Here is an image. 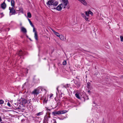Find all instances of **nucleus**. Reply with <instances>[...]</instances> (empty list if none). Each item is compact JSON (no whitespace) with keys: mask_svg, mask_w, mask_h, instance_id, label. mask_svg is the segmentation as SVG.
<instances>
[{"mask_svg":"<svg viewBox=\"0 0 123 123\" xmlns=\"http://www.w3.org/2000/svg\"><path fill=\"white\" fill-rule=\"evenodd\" d=\"M9 10H10V13H12L11 15H14L16 14V11L13 7L11 8L10 7L9 8Z\"/></svg>","mask_w":123,"mask_h":123,"instance_id":"nucleus-7","label":"nucleus"},{"mask_svg":"<svg viewBox=\"0 0 123 123\" xmlns=\"http://www.w3.org/2000/svg\"><path fill=\"white\" fill-rule=\"evenodd\" d=\"M27 16L28 17L30 18L31 17V15L30 12H28L27 13Z\"/></svg>","mask_w":123,"mask_h":123,"instance_id":"nucleus-21","label":"nucleus"},{"mask_svg":"<svg viewBox=\"0 0 123 123\" xmlns=\"http://www.w3.org/2000/svg\"><path fill=\"white\" fill-rule=\"evenodd\" d=\"M53 94H50V97H49V98H51L52 97V96H53Z\"/></svg>","mask_w":123,"mask_h":123,"instance_id":"nucleus-39","label":"nucleus"},{"mask_svg":"<svg viewBox=\"0 0 123 123\" xmlns=\"http://www.w3.org/2000/svg\"><path fill=\"white\" fill-rule=\"evenodd\" d=\"M2 121V120L1 119V117H0V122H1V121Z\"/></svg>","mask_w":123,"mask_h":123,"instance_id":"nucleus-46","label":"nucleus"},{"mask_svg":"<svg viewBox=\"0 0 123 123\" xmlns=\"http://www.w3.org/2000/svg\"><path fill=\"white\" fill-rule=\"evenodd\" d=\"M20 26H22V23H21L20 24Z\"/></svg>","mask_w":123,"mask_h":123,"instance_id":"nucleus-52","label":"nucleus"},{"mask_svg":"<svg viewBox=\"0 0 123 123\" xmlns=\"http://www.w3.org/2000/svg\"><path fill=\"white\" fill-rule=\"evenodd\" d=\"M26 37L28 38L29 39V37L27 35H26Z\"/></svg>","mask_w":123,"mask_h":123,"instance_id":"nucleus-47","label":"nucleus"},{"mask_svg":"<svg viewBox=\"0 0 123 123\" xmlns=\"http://www.w3.org/2000/svg\"><path fill=\"white\" fill-rule=\"evenodd\" d=\"M61 40H63L64 39V37L62 35H61L59 37Z\"/></svg>","mask_w":123,"mask_h":123,"instance_id":"nucleus-17","label":"nucleus"},{"mask_svg":"<svg viewBox=\"0 0 123 123\" xmlns=\"http://www.w3.org/2000/svg\"><path fill=\"white\" fill-rule=\"evenodd\" d=\"M37 89L38 90H39V92L40 91H42V87L41 86L38 87V88H37Z\"/></svg>","mask_w":123,"mask_h":123,"instance_id":"nucleus-24","label":"nucleus"},{"mask_svg":"<svg viewBox=\"0 0 123 123\" xmlns=\"http://www.w3.org/2000/svg\"><path fill=\"white\" fill-rule=\"evenodd\" d=\"M21 31L24 33H26L27 32L26 29L23 27L21 28Z\"/></svg>","mask_w":123,"mask_h":123,"instance_id":"nucleus-12","label":"nucleus"},{"mask_svg":"<svg viewBox=\"0 0 123 123\" xmlns=\"http://www.w3.org/2000/svg\"><path fill=\"white\" fill-rule=\"evenodd\" d=\"M15 2L14 0H11V4L12 7H13L14 5Z\"/></svg>","mask_w":123,"mask_h":123,"instance_id":"nucleus-16","label":"nucleus"},{"mask_svg":"<svg viewBox=\"0 0 123 123\" xmlns=\"http://www.w3.org/2000/svg\"><path fill=\"white\" fill-rule=\"evenodd\" d=\"M52 31L54 33V34L57 37H59L60 36V35L57 32L55 31L54 30H52Z\"/></svg>","mask_w":123,"mask_h":123,"instance_id":"nucleus-14","label":"nucleus"},{"mask_svg":"<svg viewBox=\"0 0 123 123\" xmlns=\"http://www.w3.org/2000/svg\"><path fill=\"white\" fill-rule=\"evenodd\" d=\"M81 15L84 18L86 16H85V15L84 14V13H81Z\"/></svg>","mask_w":123,"mask_h":123,"instance_id":"nucleus-33","label":"nucleus"},{"mask_svg":"<svg viewBox=\"0 0 123 123\" xmlns=\"http://www.w3.org/2000/svg\"><path fill=\"white\" fill-rule=\"evenodd\" d=\"M58 87H59V86H58L57 87V88H56V89H57V91H58H58H59L58 89Z\"/></svg>","mask_w":123,"mask_h":123,"instance_id":"nucleus-45","label":"nucleus"},{"mask_svg":"<svg viewBox=\"0 0 123 123\" xmlns=\"http://www.w3.org/2000/svg\"><path fill=\"white\" fill-rule=\"evenodd\" d=\"M74 80V82L75 85H80V82L79 81L76 80Z\"/></svg>","mask_w":123,"mask_h":123,"instance_id":"nucleus-13","label":"nucleus"},{"mask_svg":"<svg viewBox=\"0 0 123 123\" xmlns=\"http://www.w3.org/2000/svg\"><path fill=\"white\" fill-rule=\"evenodd\" d=\"M54 122L53 123H56V121L55 119H54Z\"/></svg>","mask_w":123,"mask_h":123,"instance_id":"nucleus-41","label":"nucleus"},{"mask_svg":"<svg viewBox=\"0 0 123 123\" xmlns=\"http://www.w3.org/2000/svg\"><path fill=\"white\" fill-rule=\"evenodd\" d=\"M87 98H86V99L87 100Z\"/></svg>","mask_w":123,"mask_h":123,"instance_id":"nucleus-56","label":"nucleus"},{"mask_svg":"<svg viewBox=\"0 0 123 123\" xmlns=\"http://www.w3.org/2000/svg\"><path fill=\"white\" fill-rule=\"evenodd\" d=\"M16 109H21V108H20L19 107H18V108H16Z\"/></svg>","mask_w":123,"mask_h":123,"instance_id":"nucleus-49","label":"nucleus"},{"mask_svg":"<svg viewBox=\"0 0 123 123\" xmlns=\"http://www.w3.org/2000/svg\"><path fill=\"white\" fill-rule=\"evenodd\" d=\"M58 118L60 120H63L64 118H65V117H64L62 118H61L59 117H58Z\"/></svg>","mask_w":123,"mask_h":123,"instance_id":"nucleus-36","label":"nucleus"},{"mask_svg":"<svg viewBox=\"0 0 123 123\" xmlns=\"http://www.w3.org/2000/svg\"><path fill=\"white\" fill-rule=\"evenodd\" d=\"M28 21H29V22L31 26L32 27L34 26V25H33L31 21L30 20V19L28 18Z\"/></svg>","mask_w":123,"mask_h":123,"instance_id":"nucleus-22","label":"nucleus"},{"mask_svg":"<svg viewBox=\"0 0 123 123\" xmlns=\"http://www.w3.org/2000/svg\"><path fill=\"white\" fill-rule=\"evenodd\" d=\"M121 77L123 78V75L121 76Z\"/></svg>","mask_w":123,"mask_h":123,"instance_id":"nucleus-51","label":"nucleus"},{"mask_svg":"<svg viewBox=\"0 0 123 123\" xmlns=\"http://www.w3.org/2000/svg\"><path fill=\"white\" fill-rule=\"evenodd\" d=\"M58 4V2L57 1H55L53 0H49L47 3V4L51 6L53 5L54 6H56Z\"/></svg>","mask_w":123,"mask_h":123,"instance_id":"nucleus-3","label":"nucleus"},{"mask_svg":"<svg viewBox=\"0 0 123 123\" xmlns=\"http://www.w3.org/2000/svg\"><path fill=\"white\" fill-rule=\"evenodd\" d=\"M120 38L121 39V41H123V36H121L120 37Z\"/></svg>","mask_w":123,"mask_h":123,"instance_id":"nucleus-34","label":"nucleus"},{"mask_svg":"<svg viewBox=\"0 0 123 123\" xmlns=\"http://www.w3.org/2000/svg\"><path fill=\"white\" fill-rule=\"evenodd\" d=\"M67 111L66 110H60L58 111H54L52 113V114L53 116H56L57 115H60L63 114L67 113Z\"/></svg>","mask_w":123,"mask_h":123,"instance_id":"nucleus-2","label":"nucleus"},{"mask_svg":"<svg viewBox=\"0 0 123 123\" xmlns=\"http://www.w3.org/2000/svg\"><path fill=\"white\" fill-rule=\"evenodd\" d=\"M66 7V6H64V7H63V8H65Z\"/></svg>","mask_w":123,"mask_h":123,"instance_id":"nucleus-53","label":"nucleus"},{"mask_svg":"<svg viewBox=\"0 0 123 123\" xmlns=\"http://www.w3.org/2000/svg\"><path fill=\"white\" fill-rule=\"evenodd\" d=\"M86 20V21H89L88 20V18L86 17V16L84 18Z\"/></svg>","mask_w":123,"mask_h":123,"instance_id":"nucleus-35","label":"nucleus"},{"mask_svg":"<svg viewBox=\"0 0 123 123\" xmlns=\"http://www.w3.org/2000/svg\"><path fill=\"white\" fill-rule=\"evenodd\" d=\"M79 76H78V77L77 76L76 77V78L77 79V80L79 81Z\"/></svg>","mask_w":123,"mask_h":123,"instance_id":"nucleus-40","label":"nucleus"},{"mask_svg":"<svg viewBox=\"0 0 123 123\" xmlns=\"http://www.w3.org/2000/svg\"><path fill=\"white\" fill-rule=\"evenodd\" d=\"M7 0L9 2H10L11 0Z\"/></svg>","mask_w":123,"mask_h":123,"instance_id":"nucleus-50","label":"nucleus"},{"mask_svg":"<svg viewBox=\"0 0 123 123\" xmlns=\"http://www.w3.org/2000/svg\"><path fill=\"white\" fill-rule=\"evenodd\" d=\"M0 15H2V16H1V18H2L3 17L4 15L3 14V12L1 13H0Z\"/></svg>","mask_w":123,"mask_h":123,"instance_id":"nucleus-38","label":"nucleus"},{"mask_svg":"<svg viewBox=\"0 0 123 123\" xmlns=\"http://www.w3.org/2000/svg\"><path fill=\"white\" fill-rule=\"evenodd\" d=\"M4 1L3 3H2L1 5V8L3 9H5L6 7V5Z\"/></svg>","mask_w":123,"mask_h":123,"instance_id":"nucleus-10","label":"nucleus"},{"mask_svg":"<svg viewBox=\"0 0 123 123\" xmlns=\"http://www.w3.org/2000/svg\"><path fill=\"white\" fill-rule=\"evenodd\" d=\"M1 108V107L0 106V108Z\"/></svg>","mask_w":123,"mask_h":123,"instance_id":"nucleus-63","label":"nucleus"},{"mask_svg":"<svg viewBox=\"0 0 123 123\" xmlns=\"http://www.w3.org/2000/svg\"><path fill=\"white\" fill-rule=\"evenodd\" d=\"M44 59H46V58H44Z\"/></svg>","mask_w":123,"mask_h":123,"instance_id":"nucleus-58","label":"nucleus"},{"mask_svg":"<svg viewBox=\"0 0 123 123\" xmlns=\"http://www.w3.org/2000/svg\"><path fill=\"white\" fill-rule=\"evenodd\" d=\"M14 104H15V105H16V103H15Z\"/></svg>","mask_w":123,"mask_h":123,"instance_id":"nucleus-57","label":"nucleus"},{"mask_svg":"<svg viewBox=\"0 0 123 123\" xmlns=\"http://www.w3.org/2000/svg\"><path fill=\"white\" fill-rule=\"evenodd\" d=\"M59 97H62V93H61V94L60 95V96H59Z\"/></svg>","mask_w":123,"mask_h":123,"instance_id":"nucleus-43","label":"nucleus"},{"mask_svg":"<svg viewBox=\"0 0 123 123\" xmlns=\"http://www.w3.org/2000/svg\"><path fill=\"white\" fill-rule=\"evenodd\" d=\"M87 98V99L88 100L89 98L87 95H86L85 93H83L81 95V99L85 102L86 100V98Z\"/></svg>","mask_w":123,"mask_h":123,"instance_id":"nucleus-4","label":"nucleus"},{"mask_svg":"<svg viewBox=\"0 0 123 123\" xmlns=\"http://www.w3.org/2000/svg\"><path fill=\"white\" fill-rule=\"evenodd\" d=\"M67 64L66 61H64L63 62V64L64 65H66Z\"/></svg>","mask_w":123,"mask_h":123,"instance_id":"nucleus-27","label":"nucleus"},{"mask_svg":"<svg viewBox=\"0 0 123 123\" xmlns=\"http://www.w3.org/2000/svg\"><path fill=\"white\" fill-rule=\"evenodd\" d=\"M34 37L36 39V40L37 41L38 40V35L37 33H36V32H35V33H34Z\"/></svg>","mask_w":123,"mask_h":123,"instance_id":"nucleus-15","label":"nucleus"},{"mask_svg":"<svg viewBox=\"0 0 123 123\" xmlns=\"http://www.w3.org/2000/svg\"><path fill=\"white\" fill-rule=\"evenodd\" d=\"M89 83V82L87 83V85H89V83Z\"/></svg>","mask_w":123,"mask_h":123,"instance_id":"nucleus-54","label":"nucleus"},{"mask_svg":"<svg viewBox=\"0 0 123 123\" xmlns=\"http://www.w3.org/2000/svg\"><path fill=\"white\" fill-rule=\"evenodd\" d=\"M4 101L2 100H0V105L4 103Z\"/></svg>","mask_w":123,"mask_h":123,"instance_id":"nucleus-31","label":"nucleus"},{"mask_svg":"<svg viewBox=\"0 0 123 123\" xmlns=\"http://www.w3.org/2000/svg\"><path fill=\"white\" fill-rule=\"evenodd\" d=\"M63 87L66 88H67L69 87V86H68V85H64L63 86Z\"/></svg>","mask_w":123,"mask_h":123,"instance_id":"nucleus-28","label":"nucleus"},{"mask_svg":"<svg viewBox=\"0 0 123 123\" xmlns=\"http://www.w3.org/2000/svg\"><path fill=\"white\" fill-rule=\"evenodd\" d=\"M43 111L39 112L36 114V115L37 116H39L42 115L43 114Z\"/></svg>","mask_w":123,"mask_h":123,"instance_id":"nucleus-18","label":"nucleus"},{"mask_svg":"<svg viewBox=\"0 0 123 123\" xmlns=\"http://www.w3.org/2000/svg\"><path fill=\"white\" fill-rule=\"evenodd\" d=\"M87 87L88 89L91 90L92 89V85H87Z\"/></svg>","mask_w":123,"mask_h":123,"instance_id":"nucleus-23","label":"nucleus"},{"mask_svg":"<svg viewBox=\"0 0 123 123\" xmlns=\"http://www.w3.org/2000/svg\"><path fill=\"white\" fill-rule=\"evenodd\" d=\"M18 10H17V11H18Z\"/></svg>","mask_w":123,"mask_h":123,"instance_id":"nucleus-59","label":"nucleus"},{"mask_svg":"<svg viewBox=\"0 0 123 123\" xmlns=\"http://www.w3.org/2000/svg\"><path fill=\"white\" fill-rule=\"evenodd\" d=\"M75 95L76 97L78 99H81V98H80V96L79 95V93H76L75 94Z\"/></svg>","mask_w":123,"mask_h":123,"instance_id":"nucleus-20","label":"nucleus"},{"mask_svg":"<svg viewBox=\"0 0 123 123\" xmlns=\"http://www.w3.org/2000/svg\"><path fill=\"white\" fill-rule=\"evenodd\" d=\"M39 93V90H38L37 88L35 89L32 92V93L34 95H37Z\"/></svg>","mask_w":123,"mask_h":123,"instance_id":"nucleus-8","label":"nucleus"},{"mask_svg":"<svg viewBox=\"0 0 123 123\" xmlns=\"http://www.w3.org/2000/svg\"><path fill=\"white\" fill-rule=\"evenodd\" d=\"M49 119L48 117L47 114L46 113V114L44 117V119L43 120V123H48V122L49 121Z\"/></svg>","mask_w":123,"mask_h":123,"instance_id":"nucleus-6","label":"nucleus"},{"mask_svg":"<svg viewBox=\"0 0 123 123\" xmlns=\"http://www.w3.org/2000/svg\"><path fill=\"white\" fill-rule=\"evenodd\" d=\"M18 55L20 56H21L24 55V53L22 50H20L18 51L17 53Z\"/></svg>","mask_w":123,"mask_h":123,"instance_id":"nucleus-9","label":"nucleus"},{"mask_svg":"<svg viewBox=\"0 0 123 123\" xmlns=\"http://www.w3.org/2000/svg\"><path fill=\"white\" fill-rule=\"evenodd\" d=\"M63 6L62 5V4H59L56 7H54V8H52L51 7V9H56L58 11H60L62 9Z\"/></svg>","mask_w":123,"mask_h":123,"instance_id":"nucleus-5","label":"nucleus"},{"mask_svg":"<svg viewBox=\"0 0 123 123\" xmlns=\"http://www.w3.org/2000/svg\"><path fill=\"white\" fill-rule=\"evenodd\" d=\"M46 110L48 112V111H50V109L48 108H46Z\"/></svg>","mask_w":123,"mask_h":123,"instance_id":"nucleus-37","label":"nucleus"},{"mask_svg":"<svg viewBox=\"0 0 123 123\" xmlns=\"http://www.w3.org/2000/svg\"><path fill=\"white\" fill-rule=\"evenodd\" d=\"M89 14H90L92 16L93 15V12L91 11L90 10H89V11L88 12Z\"/></svg>","mask_w":123,"mask_h":123,"instance_id":"nucleus-26","label":"nucleus"},{"mask_svg":"<svg viewBox=\"0 0 123 123\" xmlns=\"http://www.w3.org/2000/svg\"><path fill=\"white\" fill-rule=\"evenodd\" d=\"M31 99L28 100L24 98L21 97L19 100L20 103L22 104V105H24L26 103L29 104L31 102Z\"/></svg>","mask_w":123,"mask_h":123,"instance_id":"nucleus-1","label":"nucleus"},{"mask_svg":"<svg viewBox=\"0 0 123 123\" xmlns=\"http://www.w3.org/2000/svg\"><path fill=\"white\" fill-rule=\"evenodd\" d=\"M7 105L9 107H12V105H11L9 102H8L7 103Z\"/></svg>","mask_w":123,"mask_h":123,"instance_id":"nucleus-32","label":"nucleus"},{"mask_svg":"<svg viewBox=\"0 0 123 123\" xmlns=\"http://www.w3.org/2000/svg\"><path fill=\"white\" fill-rule=\"evenodd\" d=\"M33 28V32H34L35 33V32H36V33H37V31H36L35 28L34 27V26L32 27Z\"/></svg>","mask_w":123,"mask_h":123,"instance_id":"nucleus-25","label":"nucleus"},{"mask_svg":"<svg viewBox=\"0 0 123 123\" xmlns=\"http://www.w3.org/2000/svg\"><path fill=\"white\" fill-rule=\"evenodd\" d=\"M48 114H47L48 117L49 118H50L51 117L50 116V112L48 113Z\"/></svg>","mask_w":123,"mask_h":123,"instance_id":"nucleus-29","label":"nucleus"},{"mask_svg":"<svg viewBox=\"0 0 123 123\" xmlns=\"http://www.w3.org/2000/svg\"><path fill=\"white\" fill-rule=\"evenodd\" d=\"M63 1V0H62V1Z\"/></svg>","mask_w":123,"mask_h":123,"instance_id":"nucleus-62","label":"nucleus"},{"mask_svg":"<svg viewBox=\"0 0 123 123\" xmlns=\"http://www.w3.org/2000/svg\"><path fill=\"white\" fill-rule=\"evenodd\" d=\"M66 85H68V84H66Z\"/></svg>","mask_w":123,"mask_h":123,"instance_id":"nucleus-60","label":"nucleus"},{"mask_svg":"<svg viewBox=\"0 0 123 123\" xmlns=\"http://www.w3.org/2000/svg\"><path fill=\"white\" fill-rule=\"evenodd\" d=\"M33 80H35V78H33Z\"/></svg>","mask_w":123,"mask_h":123,"instance_id":"nucleus-55","label":"nucleus"},{"mask_svg":"<svg viewBox=\"0 0 123 123\" xmlns=\"http://www.w3.org/2000/svg\"><path fill=\"white\" fill-rule=\"evenodd\" d=\"M25 83L24 85H25Z\"/></svg>","mask_w":123,"mask_h":123,"instance_id":"nucleus-61","label":"nucleus"},{"mask_svg":"<svg viewBox=\"0 0 123 123\" xmlns=\"http://www.w3.org/2000/svg\"><path fill=\"white\" fill-rule=\"evenodd\" d=\"M86 15L87 16H89V14L88 12L86 11L85 12Z\"/></svg>","mask_w":123,"mask_h":123,"instance_id":"nucleus-30","label":"nucleus"},{"mask_svg":"<svg viewBox=\"0 0 123 123\" xmlns=\"http://www.w3.org/2000/svg\"><path fill=\"white\" fill-rule=\"evenodd\" d=\"M18 11H20V12L22 13H23V9L21 7L18 8Z\"/></svg>","mask_w":123,"mask_h":123,"instance_id":"nucleus-19","label":"nucleus"},{"mask_svg":"<svg viewBox=\"0 0 123 123\" xmlns=\"http://www.w3.org/2000/svg\"><path fill=\"white\" fill-rule=\"evenodd\" d=\"M63 3L64 4L63 6H66L67 5V4L68 3V0H63L62 1Z\"/></svg>","mask_w":123,"mask_h":123,"instance_id":"nucleus-11","label":"nucleus"},{"mask_svg":"<svg viewBox=\"0 0 123 123\" xmlns=\"http://www.w3.org/2000/svg\"><path fill=\"white\" fill-rule=\"evenodd\" d=\"M26 73H28V69H26Z\"/></svg>","mask_w":123,"mask_h":123,"instance_id":"nucleus-44","label":"nucleus"},{"mask_svg":"<svg viewBox=\"0 0 123 123\" xmlns=\"http://www.w3.org/2000/svg\"><path fill=\"white\" fill-rule=\"evenodd\" d=\"M91 90L90 89H88V90L87 91V92H88V93H90V90Z\"/></svg>","mask_w":123,"mask_h":123,"instance_id":"nucleus-42","label":"nucleus"},{"mask_svg":"<svg viewBox=\"0 0 123 123\" xmlns=\"http://www.w3.org/2000/svg\"><path fill=\"white\" fill-rule=\"evenodd\" d=\"M29 39L31 41H32V40L31 39V38H29Z\"/></svg>","mask_w":123,"mask_h":123,"instance_id":"nucleus-48","label":"nucleus"}]
</instances>
